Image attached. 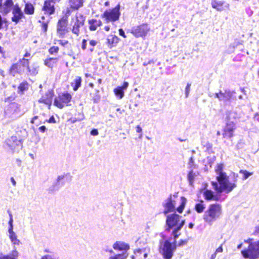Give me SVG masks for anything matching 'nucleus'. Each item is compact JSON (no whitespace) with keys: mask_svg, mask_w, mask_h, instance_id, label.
Wrapping results in <instances>:
<instances>
[{"mask_svg":"<svg viewBox=\"0 0 259 259\" xmlns=\"http://www.w3.org/2000/svg\"><path fill=\"white\" fill-rule=\"evenodd\" d=\"M136 132L139 133H142V128L140 127V125H137L136 126Z\"/></svg>","mask_w":259,"mask_h":259,"instance_id":"5fc2aeb1","label":"nucleus"},{"mask_svg":"<svg viewBox=\"0 0 259 259\" xmlns=\"http://www.w3.org/2000/svg\"><path fill=\"white\" fill-rule=\"evenodd\" d=\"M182 218V216L175 213L167 215L166 217V224L167 228L166 230L169 232L170 229L172 230L171 235L175 239V242H177V239L181 235V230L185 224V220Z\"/></svg>","mask_w":259,"mask_h":259,"instance_id":"f03ea898","label":"nucleus"},{"mask_svg":"<svg viewBox=\"0 0 259 259\" xmlns=\"http://www.w3.org/2000/svg\"><path fill=\"white\" fill-rule=\"evenodd\" d=\"M0 74L3 76H4V71L2 69H0Z\"/></svg>","mask_w":259,"mask_h":259,"instance_id":"0e129e2a","label":"nucleus"},{"mask_svg":"<svg viewBox=\"0 0 259 259\" xmlns=\"http://www.w3.org/2000/svg\"><path fill=\"white\" fill-rule=\"evenodd\" d=\"M194 227V224L192 223H190L189 224V228L190 229H192Z\"/></svg>","mask_w":259,"mask_h":259,"instance_id":"680f3d73","label":"nucleus"},{"mask_svg":"<svg viewBox=\"0 0 259 259\" xmlns=\"http://www.w3.org/2000/svg\"><path fill=\"white\" fill-rule=\"evenodd\" d=\"M0 53L2 54L4 56V53L3 52L2 48L0 47Z\"/></svg>","mask_w":259,"mask_h":259,"instance_id":"338daca9","label":"nucleus"},{"mask_svg":"<svg viewBox=\"0 0 259 259\" xmlns=\"http://www.w3.org/2000/svg\"><path fill=\"white\" fill-rule=\"evenodd\" d=\"M59 0H47L43 7V10L46 13L51 15L54 12V3L55 1H59Z\"/></svg>","mask_w":259,"mask_h":259,"instance_id":"a211bd4d","label":"nucleus"},{"mask_svg":"<svg viewBox=\"0 0 259 259\" xmlns=\"http://www.w3.org/2000/svg\"><path fill=\"white\" fill-rule=\"evenodd\" d=\"M104 29L106 31H108L110 30V27L109 26H105L104 27Z\"/></svg>","mask_w":259,"mask_h":259,"instance_id":"052dcab7","label":"nucleus"},{"mask_svg":"<svg viewBox=\"0 0 259 259\" xmlns=\"http://www.w3.org/2000/svg\"><path fill=\"white\" fill-rule=\"evenodd\" d=\"M196 175L195 173L193 172V171H191L188 175V180L189 181V184L190 185H192L194 179Z\"/></svg>","mask_w":259,"mask_h":259,"instance_id":"72a5a7b5","label":"nucleus"},{"mask_svg":"<svg viewBox=\"0 0 259 259\" xmlns=\"http://www.w3.org/2000/svg\"><path fill=\"white\" fill-rule=\"evenodd\" d=\"M11 183H12V184H13V185L14 186H15L16 185V182L15 181V180L14 179V178L12 177L11 178Z\"/></svg>","mask_w":259,"mask_h":259,"instance_id":"4d7b16f0","label":"nucleus"},{"mask_svg":"<svg viewBox=\"0 0 259 259\" xmlns=\"http://www.w3.org/2000/svg\"><path fill=\"white\" fill-rule=\"evenodd\" d=\"M26 85H27V84L21 83L19 87V89L20 90V91H23L25 90Z\"/></svg>","mask_w":259,"mask_h":259,"instance_id":"37998d69","label":"nucleus"},{"mask_svg":"<svg viewBox=\"0 0 259 259\" xmlns=\"http://www.w3.org/2000/svg\"><path fill=\"white\" fill-rule=\"evenodd\" d=\"M87 47V40L83 39L82 42L81 48L83 50L86 49Z\"/></svg>","mask_w":259,"mask_h":259,"instance_id":"49530a36","label":"nucleus"},{"mask_svg":"<svg viewBox=\"0 0 259 259\" xmlns=\"http://www.w3.org/2000/svg\"><path fill=\"white\" fill-rule=\"evenodd\" d=\"M29 155L32 158L34 159V156L32 154H29Z\"/></svg>","mask_w":259,"mask_h":259,"instance_id":"774afa93","label":"nucleus"},{"mask_svg":"<svg viewBox=\"0 0 259 259\" xmlns=\"http://www.w3.org/2000/svg\"><path fill=\"white\" fill-rule=\"evenodd\" d=\"M9 216H10V220L8 222V225H13V217H12V214L10 213Z\"/></svg>","mask_w":259,"mask_h":259,"instance_id":"3c124183","label":"nucleus"},{"mask_svg":"<svg viewBox=\"0 0 259 259\" xmlns=\"http://www.w3.org/2000/svg\"><path fill=\"white\" fill-rule=\"evenodd\" d=\"M30 53H29L27 52V53H26L25 54V55H24V57H29V56H30Z\"/></svg>","mask_w":259,"mask_h":259,"instance_id":"e2e57ef3","label":"nucleus"},{"mask_svg":"<svg viewBox=\"0 0 259 259\" xmlns=\"http://www.w3.org/2000/svg\"><path fill=\"white\" fill-rule=\"evenodd\" d=\"M242 243H241V244H239V245H238V246H237V248H238V249H240V248L242 247Z\"/></svg>","mask_w":259,"mask_h":259,"instance_id":"69168bd1","label":"nucleus"},{"mask_svg":"<svg viewBox=\"0 0 259 259\" xmlns=\"http://www.w3.org/2000/svg\"><path fill=\"white\" fill-rule=\"evenodd\" d=\"M24 12L26 14L31 15L34 13V7L31 4H26L25 5Z\"/></svg>","mask_w":259,"mask_h":259,"instance_id":"c756f323","label":"nucleus"},{"mask_svg":"<svg viewBox=\"0 0 259 259\" xmlns=\"http://www.w3.org/2000/svg\"><path fill=\"white\" fill-rule=\"evenodd\" d=\"M191 85V84L190 83H187V85L185 88V91L186 98H188L189 95V93L190 92Z\"/></svg>","mask_w":259,"mask_h":259,"instance_id":"58836bf2","label":"nucleus"},{"mask_svg":"<svg viewBox=\"0 0 259 259\" xmlns=\"http://www.w3.org/2000/svg\"><path fill=\"white\" fill-rule=\"evenodd\" d=\"M203 195L205 199L207 200H217L218 197L217 195H215L213 192L209 190L206 189L203 193Z\"/></svg>","mask_w":259,"mask_h":259,"instance_id":"bb28decb","label":"nucleus"},{"mask_svg":"<svg viewBox=\"0 0 259 259\" xmlns=\"http://www.w3.org/2000/svg\"><path fill=\"white\" fill-rule=\"evenodd\" d=\"M8 236L13 246V249H16L15 246H19L21 244L20 240L18 238V236L15 232L8 234Z\"/></svg>","mask_w":259,"mask_h":259,"instance_id":"412c9836","label":"nucleus"},{"mask_svg":"<svg viewBox=\"0 0 259 259\" xmlns=\"http://www.w3.org/2000/svg\"><path fill=\"white\" fill-rule=\"evenodd\" d=\"M234 92L226 91L224 93L220 92L215 94V97L218 98L220 101L227 102L230 101L233 98Z\"/></svg>","mask_w":259,"mask_h":259,"instance_id":"2eb2a0df","label":"nucleus"},{"mask_svg":"<svg viewBox=\"0 0 259 259\" xmlns=\"http://www.w3.org/2000/svg\"><path fill=\"white\" fill-rule=\"evenodd\" d=\"M217 182H211L213 189L218 193H229L237 187L238 175L232 172L228 176L224 170V165L218 164L215 167Z\"/></svg>","mask_w":259,"mask_h":259,"instance_id":"f257e3e1","label":"nucleus"},{"mask_svg":"<svg viewBox=\"0 0 259 259\" xmlns=\"http://www.w3.org/2000/svg\"><path fill=\"white\" fill-rule=\"evenodd\" d=\"M107 44L109 48H112L116 46L119 41V38L115 35L110 34L107 37Z\"/></svg>","mask_w":259,"mask_h":259,"instance_id":"6ab92c4d","label":"nucleus"},{"mask_svg":"<svg viewBox=\"0 0 259 259\" xmlns=\"http://www.w3.org/2000/svg\"><path fill=\"white\" fill-rule=\"evenodd\" d=\"M89 29L91 31H95L100 27L102 23L99 19H91L88 20Z\"/></svg>","mask_w":259,"mask_h":259,"instance_id":"aec40b11","label":"nucleus"},{"mask_svg":"<svg viewBox=\"0 0 259 259\" xmlns=\"http://www.w3.org/2000/svg\"><path fill=\"white\" fill-rule=\"evenodd\" d=\"M6 143L13 151H18L21 149L22 147L21 141L18 140L16 136H12L8 139L6 141Z\"/></svg>","mask_w":259,"mask_h":259,"instance_id":"9b49d317","label":"nucleus"},{"mask_svg":"<svg viewBox=\"0 0 259 259\" xmlns=\"http://www.w3.org/2000/svg\"><path fill=\"white\" fill-rule=\"evenodd\" d=\"M213 8L218 11H222L225 9L229 10L230 5L225 1L212 0L211 3Z\"/></svg>","mask_w":259,"mask_h":259,"instance_id":"4468645a","label":"nucleus"},{"mask_svg":"<svg viewBox=\"0 0 259 259\" xmlns=\"http://www.w3.org/2000/svg\"><path fill=\"white\" fill-rule=\"evenodd\" d=\"M67 177V175H62L59 176L57 179L56 185L60 186L61 184L62 185L63 182V180Z\"/></svg>","mask_w":259,"mask_h":259,"instance_id":"e433bc0d","label":"nucleus"},{"mask_svg":"<svg viewBox=\"0 0 259 259\" xmlns=\"http://www.w3.org/2000/svg\"><path fill=\"white\" fill-rule=\"evenodd\" d=\"M97 44V42L95 40H91L90 41V45L92 47H94Z\"/></svg>","mask_w":259,"mask_h":259,"instance_id":"603ef678","label":"nucleus"},{"mask_svg":"<svg viewBox=\"0 0 259 259\" xmlns=\"http://www.w3.org/2000/svg\"><path fill=\"white\" fill-rule=\"evenodd\" d=\"M20 66L22 65L23 68H26L27 71L30 72L29 67V61L28 59L23 58L19 62Z\"/></svg>","mask_w":259,"mask_h":259,"instance_id":"473e14b6","label":"nucleus"},{"mask_svg":"<svg viewBox=\"0 0 259 259\" xmlns=\"http://www.w3.org/2000/svg\"><path fill=\"white\" fill-rule=\"evenodd\" d=\"M53 97V92L49 91L44 96H42V97L39 99L38 102L48 105L49 109H50L52 105Z\"/></svg>","mask_w":259,"mask_h":259,"instance_id":"f3484780","label":"nucleus"},{"mask_svg":"<svg viewBox=\"0 0 259 259\" xmlns=\"http://www.w3.org/2000/svg\"><path fill=\"white\" fill-rule=\"evenodd\" d=\"M47 121L49 122V123H56V120L54 118V117L53 116H52L50 119L47 120Z\"/></svg>","mask_w":259,"mask_h":259,"instance_id":"c03bdc74","label":"nucleus"},{"mask_svg":"<svg viewBox=\"0 0 259 259\" xmlns=\"http://www.w3.org/2000/svg\"><path fill=\"white\" fill-rule=\"evenodd\" d=\"M241 253L245 258L256 259L259 258V241L251 243L247 249L241 251Z\"/></svg>","mask_w":259,"mask_h":259,"instance_id":"39448f33","label":"nucleus"},{"mask_svg":"<svg viewBox=\"0 0 259 259\" xmlns=\"http://www.w3.org/2000/svg\"><path fill=\"white\" fill-rule=\"evenodd\" d=\"M223 251V248L222 246L219 247L215 251L216 253L222 252Z\"/></svg>","mask_w":259,"mask_h":259,"instance_id":"8fccbe9b","label":"nucleus"},{"mask_svg":"<svg viewBox=\"0 0 259 259\" xmlns=\"http://www.w3.org/2000/svg\"><path fill=\"white\" fill-rule=\"evenodd\" d=\"M24 68L21 69V67L18 64H14L11 67L9 72L10 74L14 76L17 73H21L22 71H24Z\"/></svg>","mask_w":259,"mask_h":259,"instance_id":"a878e982","label":"nucleus"},{"mask_svg":"<svg viewBox=\"0 0 259 259\" xmlns=\"http://www.w3.org/2000/svg\"><path fill=\"white\" fill-rule=\"evenodd\" d=\"M37 118H38V117L37 116H34V117H33L32 118V119H31V123H34L35 122V120L37 119Z\"/></svg>","mask_w":259,"mask_h":259,"instance_id":"bf43d9fd","label":"nucleus"},{"mask_svg":"<svg viewBox=\"0 0 259 259\" xmlns=\"http://www.w3.org/2000/svg\"><path fill=\"white\" fill-rule=\"evenodd\" d=\"M12 6V0H6L4 5H2V7L0 8V11L2 13L7 14L10 11Z\"/></svg>","mask_w":259,"mask_h":259,"instance_id":"393cba45","label":"nucleus"},{"mask_svg":"<svg viewBox=\"0 0 259 259\" xmlns=\"http://www.w3.org/2000/svg\"><path fill=\"white\" fill-rule=\"evenodd\" d=\"M128 85V82L124 81L122 86H118L117 88H115L113 90V92L115 96L117 98L121 99L124 95V91L127 89Z\"/></svg>","mask_w":259,"mask_h":259,"instance_id":"dca6fc26","label":"nucleus"},{"mask_svg":"<svg viewBox=\"0 0 259 259\" xmlns=\"http://www.w3.org/2000/svg\"><path fill=\"white\" fill-rule=\"evenodd\" d=\"M181 205L177 208V210L179 213H182L183 211V209L185 206V205L187 202V199L184 197H182L181 198Z\"/></svg>","mask_w":259,"mask_h":259,"instance_id":"7c9ffc66","label":"nucleus"},{"mask_svg":"<svg viewBox=\"0 0 259 259\" xmlns=\"http://www.w3.org/2000/svg\"><path fill=\"white\" fill-rule=\"evenodd\" d=\"M178 197V194L175 193L174 195H170L163 203L164 207L163 213H167L175 211V205L176 199Z\"/></svg>","mask_w":259,"mask_h":259,"instance_id":"6e6552de","label":"nucleus"},{"mask_svg":"<svg viewBox=\"0 0 259 259\" xmlns=\"http://www.w3.org/2000/svg\"><path fill=\"white\" fill-rule=\"evenodd\" d=\"M120 16V5L118 4L115 8L105 11L102 17L108 22H115L119 19Z\"/></svg>","mask_w":259,"mask_h":259,"instance_id":"423d86ee","label":"nucleus"},{"mask_svg":"<svg viewBox=\"0 0 259 259\" xmlns=\"http://www.w3.org/2000/svg\"><path fill=\"white\" fill-rule=\"evenodd\" d=\"M12 13L13 14V17L12 18V21L16 23L18 22L23 15L20 9L18 7H14Z\"/></svg>","mask_w":259,"mask_h":259,"instance_id":"4be33fe9","label":"nucleus"},{"mask_svg":"<svg viewBox=\"0 0 259 259\" xmlns=\"http://www.w3.org/2000/svg\"><path fill=\"white\" fill-rule=\"evenodd\" d=\"M19 252L16 249H14L9 254H0V259H17Z\"/></svg>","mask_w":259,"mask_h":259,"instance_id":"b1692460","label":"nucleus"},{"mask_svg":"<svg viewBox=\"0 0 259 259\" xmlns=\"http://www.w3.org/2000/svg\"><path fill=\"white\" fill-rule=\"evenodd\" d=\"M217 253H216L215 252L212 254H211L210 259H215L216 258Z\"/></svg>","mask_w":259,"mask_h":259,"instance_id":"13d9d810","label":"nucleus"},{"mask_svg":"<svg viewBox=\"0 0 259 259\" xmlns=\"http://www.w3.org/2000/svg\"><path fill=\"white\" fill-rule=\"evenodd\" d=\"M150 27L147 24H142L132 28L131 33L136 37L145 38L150 31Z\"/></svg>","mask_w":259,"mask_h":259,"instance_id":"1a4fd4ad","label":"nucleus"},{"mask_svg":"<svg viewBox=\"0 0 259 259\" xmlns=\"http://www.w3.org/2000/svg\"><path fill=\"white\" fill-rule=\"evenodd\" d=\"M42 29L45 32L47 31L48 24L47 23H43L42 24Z\"/></svg>","mask_w":259,"mask_h":259,"instance_id":"a18cd8bd","label":"nucleus"},{"mask_svg":"<svg viewBox=\"0 0 259 259\" xmlns=\"http://www.w3.org/2000/svg\"><path fill=\"white\" fill-rule=\"evenodd\" d=\"M68 43V41L59 40V44L64 46Z\"/></svg>","mask_w":259,"mask_h":259,"instance_id":"6e6d98bb","label":"nucleus"},{"mask_svg":"<svg viewBox=\"0 0 259 259\" xmlns=\"http://www.w3.org/2000/svg\"><path fill=\"white\" fill-rule=\"evenodd\" d=\"M81 82V77H79V76L76 77L75 79V85L73 87V90L74 91H76L78 89V88L80 86Z\"/></svg>","mask_w":259,"mask_h":259,"instance_id":"c9c22d12","label":"nucleus"},{"mask_svg":"<svg viewBox=\"0 0 259 259\" xmlns=\"http://www.w3.org/2000/svg\"><path fill=\"white\" fill-rule=\"evenodd\" d=\"M58 51H59V48L58 47L53 46L49 49V51L50 54L53 55L54 54L57 53Z\"/></svg>","mask_w":259,"mask_h":259,"instance_id":"ea45409f","label":"nucleus"},{"mask_svg":"<svg viewBox=\"0 0 259 259\" xmlns=\"http://www.w3.org/2000/svg\"><path fill=\"white\" fill-rule=\"evenodd\" d=\"M113 248L115 250L126 251L130 248V246L123 242L117 241L113 245Z\"/></svg>","mask_w":259,"mask_h":259,"instance_id":"5701e85b","label":"nucleus"},{"mask_svg":"<svg viewBox=\"0 0 259 259\" xmlns=\"http://www.w3.org/2000/svg\"><path fill=\"white\" fill-rule=\"evenodd\" d=\"M236 128V125L233 122H228L223 130V137L229 139L232 138Z\"/></svg>","mask_w":259,"mask_h":259,"instance_id":"f8f14e48","label":"nucleus"},{"mask_svg":"<svg viewBox=\"0 0 259 259\" xmlns=\"http://www.w3.org/2000/svg\"><path fill=\"white\" fill-rule=\"evenodd\" d=\"M239 173L242 174L243 177L242 178V180H245L247 179L249 177L253 175V172H250L246 170L241 169L239 171Z\"/></svg>","mask_w":259,"mask_h":259,"instance_id":"f704fd0d","label":"nucleus"},{"mask_svg":"<svg viewBox=\"0 0 259 259\" xmlns=\"http://www.w3.org/2000/svg\"><path fill=\"white\" fill-rule=\"evenodd\" d=\"M38 130L41 133H45L46 132V131L47 130V128L45 126H41L39 127Z\"/></svg>","mask_w":259,"mask_h":259,"instance_id":"864d4df0","label":"nucleus"},{"mask_svg":"<svg viewBox=\"0 0 259 259\" xmlns=\"http://www.w3.org/2000/svg\"><path fill=\"white\" fill-rule=\"evenodd\" d=\"M72 99L71 95L68 93H63L59 95L54 101V105L61 109L64 106V104L68 105Z\"/></svg>","mask_w":259,"mask_h":259,"instance_id":"9d476101","label":"nucleus"},{"mask_svg":"<svg viewBox=\"0 0 259 259\" xmlns=\"http://www.w3.org/2000/svg\"><path fill=\"white\" fill-rule=\"evenodd\" d=\"M57 62V59L50 58L45 61V64L49 68H52Z\"/></svg>","mask_w":259,"mask_h":259,"instance_id":"c85d7f7f","label":"nucleus"},{"mask_svg":"<svg viewBox=\"0 0 259 259\" xmlns=\"http://www.w3.org/2000/svg\"><path fill=\"white\" fill-rule=\"evenodd\" d=\"M205 208L203 201H201L199 203L196 204L195 209L198 213H201Z\"/></svg>","mask_w":259,"mask_h":259,"instance_id":"2f4dec72","label":"nucleus"},{"mask_svg":"<svg viewBox=\"0 0 259 259\" xmlns=\"http://www.w3.org/2000/svg\"><path fill=\"white\" fill-rule=\"evenodd\" d=\"M222 214V207L219 204H213L209 206L203 215L205 222L210 223L220 218Z\"/></svg>","mask_w":259,"mask_h":259,"instance_id":"20e7f679","label":"nucleus"},{"mask_svg":"<svg viewBox=\"0 0 259 259\" xmlns=\"http://www.w3.org/2000/svg\"><path fill=\"white\" fill-rule=\"evenodd\" d=\"M67 20L66 18H61L57 25V34L60 37H63L67 33Z\"/></svg>","mask_w":259,"mask_h":259,"instance_id":"ddd939ff","label":"nucleus"},{"mask_svg":"<svg viewBox=\"0 0 259 259\" xmlns=\"http://www.w3.org/2000/svg\"><path fill=\"white\" fill-rule=\"evenodd\" d=\"M85 17L80 13H77L74 17L72 18V32L76 36L80 34V28L84 25Z\"/></svg>","mask_w":259,"mask_h":259,"instance_id":"0eeeda50","label":"nucleus"},{"mask_svg":"<svg viewBox=\"0 0 259 259\" xmlns=\"http://www.w3.org/2000/svg\"><path fill=\"white\" fill-rule=\"evenodd\" d=\"M176 249V242H175V239L172 243L168 240L160 242L159 252L164 259H171Z\"/></svg>","mask_w":259,"mask_h":259,"instance_id":"7ed1b4c3","label":"nucleus"},{"mask_svg":"<svg viewBox=\"0 0 259 259\" xmlns=\"http://www.w3.org/2000/svg\"><path fill=\"white\" fill-rule=\"evenodd\" d=\"M127 254L125 252H123L121 254H118L115 256L111 257L110 259H124L126 258Z\"/></svg>","mask_w":259,"mask_h":259,"instance_id":"4c0bfd02","label":"nucleus"},{"mask_svg":"<svg viewBox=\"0 0 259 259\" xmlns=\"http://www.w3.org/2000/svg\"><path fill=\"white\" fill-rule=\"evenodd\" d=\"M119 34L120 35L123 36L124 38L126 37L124 31L122 29H119Z\"/></svg>","mask_w":259,"mask_h":259,"instance_id":"de8ad7c7","label":"nucleus"},{"mask_svg":"<svg viewBox=\"0 0 259 259\" xmlns=\"http://www.w3.org/2000/svg\"><path fill=\"white\" fill-rule=\"evenodd\" d=\"M8 234H10L12 233H14L15 232L13 230V225H8Z\"/></svg>","mask_w":259,"mask_h":259,"instance_id":"79ce46f5","label":"nucleus"},{"mask_svg":"<svg viewBox=\"0 0 259 259\" xmlns=\"http://www.w3.org/2000/svg\"><path fill=\"white\" fill-rule=\"evenodd\" d=\"M83 3V0H70L69 5L72 9H77L82 6Z\"/></svg>","mask_w":259,"mask_h":259,"instance_id":"cd10ccee","label":"nucleus"},{"mask_svg":"<svg viewBox=\"0 0 259 259\" xmlns=\"http://www.w3.org/2000/svg\"><path fill=\"white\" fill-rule=\"evenodd\" d=\"M98 134V131L96 129L93 130L91 132V134L93 136H97Z\"/></svg>","mask_w":259,"mask_h":259,"instance_id":"09e8293b","label":"nucleus"},{"mask_svg":"<svg viewBox=\"0 0 259 259\" xmlns=\"http://www.w3.org/2000/svg\"><path fill=\"white\" fill-rule=\"evenodd\" d=\"M188 241V239H181L176 245L179 247L184 246L187 244Z\"/></svg>","mask_w":259,"mask_h":259,"instance_id":"a19ab883","label":"nucleus"}]
</instances>
